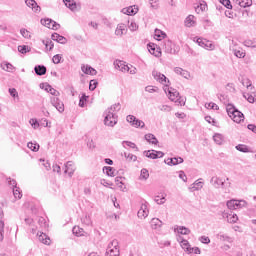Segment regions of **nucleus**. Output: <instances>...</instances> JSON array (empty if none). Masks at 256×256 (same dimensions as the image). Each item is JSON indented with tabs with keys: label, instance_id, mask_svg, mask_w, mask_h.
I'll use <instances>...</instances> for the list:
<instances>
[{
	"label": "nucleus",
	"instance_id": "79ce46f5",
	"mask_svg": "<svg viewBox=\"0 0 256 256\" xmlns=\"http://www.w3.org/2000/svg\"><path fill=\"white\" fill-rule=\"evenodd\" d=\"M213 140L215 141V143H216L217 145H223V135H221V134H215V135L213 136Z\"/></svg>",
	"mask_w": 256,
	"mask_h": 256
},
{
	"label": "nucleus",
	"instance_id": "58836bf2",
	"mask_svg": "<svg viewBox=\"0 0 256 256\" xmlns=\"http://www.w3.org/2000/svg\"><path fill=\"white\" fill-rule=\"evenodd\" d=\"M232 51H233L235 57H237L238 59H244V57L246 55L245 51H243V50L233 49Z\"/></svg>",
	"mask_w": 256,
	"mask_h": 256
},
{
	"label": "nucleus",
	"instance_id": "4c0bfd02",
	"mask_svg": "<svg viewBox=\"0 0 256 256\" xmlns=\"http://www.w3.org/2000/svg\"><path fill=\"white\" fill-rule=\"evenodd\" d=\"M28 149H31L34 153H37L39 151V144L33 143V142H28L27 144Z\"/></svg>",
	"mask_w": 256,
	"mask_h": 256
},
{
	"label": "nucleus",
	"instance_id": "864d4df0",
	"mask_svg": "<svg viewBox=\"0 0 256 256\" xmlns=\"http://www.w3.org/2000/svg\"><path fill=\"white\" fill-rule=\"evenodd\" d=\"M219 2L226 7V9H233V5H231V0H219Z\"/></svg>",
	"mask_w": 256,
	"mask_h": 256
},
{
	"label": "nucleus",
	"instance_id": "aec40b11",
	"mask_svg": "<svg viewBox=\"0 0 256 256\" xmlns=\"http://www.w3.org/2000/svg\"><path fill=\"white\" fill-rule=\"evenodd\" d=\"M64 173H68L69 177H73V173H75V167H73V161H68L66 163Z\"/></svg>",
	"mask_w": 256,
	"mask_h": 256
},
{
	"label": "nucleus",
	"instance_id": "e433bc0d",
	"mask_svg": "<svg viewBox=\"0 0 256 256\" xmlns=\"http://www.w3.org/2000/svg\"><path fill=\"white\" fill-rule=\"evenodd\" d=\"M236 150L240 151V153H249V147H247V145L244 144H238L236 146Z\"/></svg>",
	"mask_w": 256,
	"mask_h": 256
},
{
	"label": "nucleus",
	"instance_id": "cd10ccee",
	"mask_svg": "<svg viewBox=\"0 0 256 256\" xmlns=\"http://www.w3.org/2000/svg\"><path fill=\"white\" fill-rule=\"evenodd\" d=\"M180 245L182 249L186 251V253H191V244H189L188 240L182 239Z\"/></svg>",
	"mask_w": 256,
	"mask_h": 256
},
{
	"label": "nucleus",
	"instance_id": "052dcab7",
	"mask_svg": "<svg viewBox=\"0 0 256 256\" xmlns=\"http://www.w3.org/2000/svg\"><path fill=\"white\" fill-rule=\"evenodd\" d=\"M244 99L247 100L248 103H255V97L251 94H243Z\"/></svg>",
	"mask_w": 256,
	"mask_h": 256
},
{
	"label": "nucleus",
	"instance_id": "ddd939ff",
	"mask_svg": "<svg viewBox=\"0 0 256 256\" xmlns=\"http://www.w3.org/2000/svg\"><path fill=\"white\" fill-rule=\"evenodd\" d=\"M147 47L151 55H154V57H161V48L157 47V45L149 43Z\"/></svg>",
	"mask_w": 256,
	"mask_h": 256
},
{
	"label": "nucleus",
	"instance_id": "8fccbe9b",
	"mask_svg": "<svg viewBox=\"0 0 256 256\" xmlns=\"http://www.w3.org/2000/svg\"><path fill=\"white\" fill-rule=\"evenodd\" d=\"M87 99H89V96H86V94H82V96L79 99V107H85Z\"/></svg>",
	"mask_w": 256,
	"mask_h": 256
},
{
	"label": "nucleus",
	"instance_id": "a211bd4d",
	"mask_svg": "<svg viewBox=\"0 0 256 256\" xmlns=\"http://www.w3.org/2000/svg\"><path fill=\"white\" fill-rule=\"evenodd\" d=\"M81 70L85 73V75H97V70L89 65H82Z\"/></svg>",
	"mask_w": 256,
	"mask_h": 256
},
{
	"label": "nucleus",
	"instance_id": "09e8293b",
	"mask_svg": "<svg viewBox=\"0 0 256 256\" xmlns=\"http://www.w3.org/2000/svg\"><path fill=\"white\" fill-rule=\"evenodd\" d=\"M240 7H251L253 5V0H242L239 2Z\"/></svg>",
	"mask_w": 256,
	"mask_h": 256
},
{
	"label": "nucleus",
	"instance_id": "f3484780",
	"mask_svg": "<svg viewBox=\"0 0 256 256\" xmlns=\"http://www.w3.org/2000/svg\"><path fill=\"white\" fill-rule=\"evenodd\" d=\"M52 41H56L57 43H61V45H65L67 43V38L64 36L59 35L58 33H53L51 35Z\"/></svg>",
	"mask_w": 256,
	"mask_h": 256
},
{
	"label": "nucleus",
	"instance_id": "393cba45",
	"mask_svg": "<svg viewBox=\"0 0 256 256\" xmlns=\"http://www.w3.org/2000/svg\"><path fill=\"white\" fill-rule=\"evenodd\" d=\"M143 153L145 157H148V159H159V155H157V150H147Z\"/></svg>",
	"mask_w": 256,
	"mask_h": 256
},
{
	"label": "nucleus",
	"instance_id": "2f4dec72",
	"mask_svg": "<svg viewBox=\"0 0 256 256\" xmlns=\"http://www.w3.org/2000/svg\"><path fill=\"white\" fill-rule=\"evenodd\" d=\"M195 16L193 15H189L186 19H185V25L186 27H194L195 25Z\"/></svg>",
	"mask_w": 256,
	"mask_h": 256
},
{
	"label": "nucleus",
	"instance_id": "69168bd1",
	"mask_svg": "<svg viewBox=\"0 0 256 256\" xmlns=\"http://www.w3.org/2000/svg\"><path fill=\"white\" fill-rule=\"evenodd\" d=\"M128 28L130 29V31H137L139 29V26L137 25V23L132 21L130 25H128Z\"/></svg>",
	"mask_w": 256,
	"mask_h": 256
},
{
	"label": "nucleus",
	"instance_id": "4be33fe9",
	"mask_svg": "<svg viewBox=\"0 0 256 256\" xmlns=\"http://www.w3.org/2000/svg\"><path fill=\"white\" fill-rule=\"evenodd\" d=\"M165 53H173V42L171 40H165L163 44Z\"/></svg>",
	"mask_w": 256,
	"mask_h": 256
},
{
	"label": "nucleus",
	"instance_id": "9d476101",
	"mask_svg": "<svg viewBox=\"0 0 256 256\" xmlns=\"http://www.w3.org/2000/svg\"><path fill=\"white\" fill-rule=\"evenodd\" d=\"M168 95L170 101H179L180 105H183V101H181V96H179V91L175 90V88H169Z\"/></svg>",
	"mask_w": 256,
	"mask_h": 256
},
{
	"label": "nucleus",
	"instance_id": "473e14b6",
	"mask_svg": "<svg viewBox=\"0 0 256 256\" xmlns=\"http://www.w3.org/2000/svg\"><path fill=\"white\" fill-rule=\"evenodd\" d=\"M154 35L157 37L158 41H161V39H165V37H167V34L160 29H155Z\"/></svg>",
	"mask_w": 256,
	"mask_h": 256
},
{
	"label": "nucleus",
	"instance_id": "0e129e2a",
	"mask_svg": "<svg viewBox=\"0 0 256 256\" xmlns=\"http://www.w3.org/2000/svg\"><path fill=\"white\" fill-rule=\"evenodd\" d=\"M199 241L204 243L205 245H209V243H211V239H209V237H207V236L200 237Z\"/></svg>",
	"mask_w": 256,
	"mask_h": 256
},
{
	"label": "nucleus",
	"instance_id": "7ed1b4c3",
	"mask_svg": "<svg viewBox=\"0 0 256 256\" xmlns=\"http://www.w3.org/2000/svg\"><path fill=\"white\" fill-rule=\"evenodd\" d=\"M226 205L228 209L235 210L245 207V205H247V202L245 200H230L226 203Z\"/></svg>",
	"mask_w": 256,
	"mask_h": 256
},
{
	"label": "nucleus",
	"instance_id": "dca6fc26",
	"mask_svg": "<svg viewBox=\"0 0 256 256\" xmlns=\"http://www.w3.org/2000/svg\"><path fill=\"white\" fill-rule=\"evenodd\" d=\"M126 33H127V25L123 23L118 24L115 30V35H117L118 37H123V35H126Z\"/></svg>",
	"mask_w": 256,
	"mask_h": 256
},
{
	"label": "nucleus",
	"instance_id": "f8f14e48",
	"mask_svg": "<svg viewBox=\"0 0 256 256\" xmlns=\"http://www.w3.org/2000/svg\"><path fill=\"white\" fill-rule=\"evenodd\" d=\"M210 183L213 185V187H215V189H220V187L225 189V181L217 176L212 177Z\"/></svg>",
	"mask_w": 256,
	"mask_h": 256
},
{
	"label": "nucleus",
	"instance_id": "ea45409f",
	"mask_svg": "<svg viewBox=\"0 0 256 256\" xmlns=\"http://www.w3.org/2000/svg\"><path fill=\"white\" fill-rule=\"evenodd\" d=\"M140 179H144V181H147L149 179V170L143 168L140 172Z\"/></svg>",
	"mask_w": 256,
	"mask_h": 256
},
{
	"label": "nucleus",
	"instance_id": "4d7b16f0",
	"mask_svg": "<svg viewBox=\"0 0 256 256\" xmlns=\"http://www.w3.org/2000/svg\"><path fill=\"white\" fill-rule=\"evenodd\" d=\"M205 9H207V3L203 1L202 3H200L199 6H197L196 13H199L200 11H205Z\"/></svg>",
	"mask_w": 256,
	"mask_h": 256
},
{
	"label": "nucleus",
	"instance_id": "72a5a7b5",
	"mask_svg": "<svg viewBox=\"0 0 256 256\" xmlns=\"http://www.w3.org/2000/svg\"><path fill=\"white\" fill-rule=\"evenodd\" d=\"M103 171H106V175L108 177H115V170L113 169V167L104 166Z\"/></svg>",
	"mask_w": 256,
	"mask_h": 256
},
{
	"label": "nucleus",
	"instance_id": "a878e982",
	"mask_svg": "<svg viewBox=\"0 0 256 256\" xmlns=\"http://www.w3.org/2000/svg\"><path fill=\"white\" fill-rule=\"evenodd\" d=\"M150 225L152 229H159L163 225V222L159 218H152Z\"/></svg>",
	"mask_w": 256,
	"mask_h": 256
},
{
	"label": "nucleus",
	"instance_id": "c756f323",
	"mask_svg": "<svg viewBox=\"0 0 256 256\" xmlns=\"http://www.w3.org/2000/svg\"><path fill=\"white\" fill-rule=\"evenodd\" d=\"M1 67L4 71H8V73H13V71H15V66L8 62L1 64Z\"/></svg>",
	"mask_w": 256,
	"mask_h": 256
},
{
	"label": "nucleus",
	"instance_id": "5fc2aeb1",
	"mask_svg": "<svg viewBox=\"0 0 256 256\" xmlns=\"http://www.w3.org/2000/svg\"><path fill=\"white\" fill-rule=\"evenodd\" d=\"M206 109H214V111H219V106L213 102L205 104Z\"/></svg>",
	"mask_w": 256,
	"mask_h": 256
},
{
	"label": "nucleus",
	"instance_id": "20e7f679",
	"mask_svg": "<svg viewBox=\"0 0 256 256\" xmlns=\"http://www.w3.org/2000/svg\"><path fill=\"white\" fill-rule=\"evenodd\" d=\"M40 23L41 25H44V27H47L48 29H53V31H57V29L61 27L59 23L49 18L41 19Z\"/></svg>",
	"mask_w": 256,
	"mask_h": 256
},
{
	"label": "nucleus",
	"instance_id": "423d86ee",
	"mask_svg": "<svg viewBox=\"0 0 256 256\" xmlns=\"http://www.w3.org/2000/svg\"><path fill=\"white\" fill-rule=\"evenodd\" d=\"M196 43L199 45V47H203V49H207L210 51H213L215 49V46L211 41L203 38H196Z\"/></svg>",
	"mask_w": 256,
	"mask_h": 256
},
{
	"label": "nucleus",
	"instance_id": "a18cd8bd",
	"mask_svg": "<svg viewBox=\"0 0 256 256\" xmlns=\"http://www.w3.org/2000/svg\"><path fill=\"white\" fill-rule=\"evenodd\" d=\"M217 239H219V241H227L228 243H231V237L226 234H217Z\"/></svg>",
	"mask_w": 256,
	"mask_h": 256
},
{
	"label": "nucleus",
	"instance_id": "603ef678",
	"mask_svg": "<svg viewBox=\"0 0 256 256\" xmlns=\"http://www.w3.org/2000/svg\"><path fill=\"white\" fill-rule=\"evenodd\" d=\"M13 195L15 199H21V197H23V194H21L20 188H13Z\"/></svg>",
	"mask_w": 256,
	"mask_h": 256
},
{
	"label": "nucleus",
	"instance_id": "338daca9",
	"mask_svg": "<svg viewBox=\"0 0 256 256\" xmlns=\"http://www.w3.org/2000/svg\"><path fill=\"white\" fill-rule=\"evenodd\" d=\"M38 224L40 227H47V221L43 217L38 218Z\"/></svg>",
	"mask_w": 256,
	"mask_h": 256
},
{
	"label": "nucleus",
	"instance_id": "f704fd0d",
	"mask_svg": "<svg viewBox=\"0 0 256 256\" xmlns=\"http://www.w3.org/2000/svg\"><path fill=\"white\" fill-rule=\"evenodd\" d=\"M191 191H199L203 189V182L195 181L190 187Z\"/></svg>",
	"mask_w": 256,
	"mask_h": 256
},
{
	"label": "nucleus",
	"instance_id": "412c9836",
	"mask_svg": "<svg viewBox=\"0 0 256 256\" xmlns=\"http://www.w3.org/2000/svg\"><path fill=\"white\" fill-rule=\"evenodd\" d=\"M34 71L36 75L41 77L47 73V67H45L44 65H37L34 67Z\"/></svg>",
	"mask_w": 256,
	"mask_h": 256
},
{
	"label": "nucleus",
	"instance_id": "0eeeda50",
	"mask_svg": "<svg viewBox=\"0 0 256 256\" xmlns=\"http://www.w3.org/2000/svg\"><path fill=\"white\" fill-rule=\"evenodd\" d=\"M63 3L68 9H70V11H73V13L81 11V4H77L75 0H63Z\"/></svg>",
	"mask_w": 256,
	"mask_h": 256
},
{
	"label": "nucleus",
	"instance_id": "6e6552de",
	"mask_svg": "<svg viewBox=\"0 0 256 256\" xmlns=\"http://www.w3.org/2000/svg\"><path fill=\"white\" fill-rule=\"evenodd\" d=\"M152 76L154 77L155 81H158V83H161L162 85H165V83H171L169 80H167V76L165 74H161V72L153 70Z\"/></svg>",
	"mask_w": 256,
	"mask_h": 256
},
{
	"label": "nucleus",
	"instance_id": "c03bdc74",
	"mask_svg": "<svg viewBox=\"0 0 256 256\" xmlns=\"http://www.w3.org/2000/svg\"><path fill=\"white\" fill-rule=\"evenodd\" d=\"M4 233H5V222L0 220V242L3 241V239H5Z\"/></svg>",
	"mask_w": 256,
	"mask_h": 256
},
{
	"label": "nucleus",
	"instance_id": "49530a36",
	"mask_svg": "<svg viewBox=\"0 0 256 256\" xmlns=\"http://www.w3.org/2000/svg\"><path fill=\"white\" fill-rule=\"evenodd\" d=\"M20 34L22 37H24V39H31V32L25 28L20 29Z\"/></svg>",
	"mask_w": 256,
	"mask_h": 256
},
{
	"label": "nucleus",
	"instance_id": "680f3d73",
	"mask_svg": "<svg viewBox=\"0 0 256 256\" xmlns=\"http://www.w3.org/2000/svg\"><path fill=\"white\" fill-rule=\"evenodd\" d=\"M123 143L125 145H127V147H130L131 149H136V151H139V148L137 147V145L131 141H123Z\"/></svg>",
	"mask_w": 256,
	"mask_h": 256
},
{
	"label": "nucleus",
	"instance_id": "6e6d98bb",
	"mask_svg": "<svg viewBox=\"0 0 256 256\" xmlns=\"http://www.w3.org/2000/svg\"><path fill=\"white\" fill-rule=\"evenodd\" d=\"M61 59H63V56L56 54L53 56L52 61L55 65H59V63H61Z\"/></svg>",
	"mask_w": 256,
	"mask_h": 256
},
{
	"label": "nucleus",
	"instance_id": "de8ad7c7",
	"mask_svg": "<svg viewBox=\"0 0 256 256\" xmlns=\"http://www.w3.org/2000/svg\"><path fill=\"white\" fill-rule=\"evenodd\" d=\"M18 51H19V53H22V55H25V53H29V51H31V49H29V46H27V45H20V46H18Z\"/></svg>",
	"mask_w": 256,
	"mask_h": 256
},
{
	"label": "nucleus",
	"instance_id": "5701e85b",
	"mask_svg": "<svg viewBox=\"0 0 256 256\" xmlns=\"http://www.w3.org/2000/svg\"><path fill=\"white\" fill-rule=\"evenodd\" d=\"M137 11H139V9L133 8V6L122 9V13H124V15H137Z\"/></svg>",
	"mask_w": 256,
	"mask_h": 256
},
{
	"label": "nucleus",
	"instance_id": "c9c22d12",
	"mask_svg": "<svg viewBox=\"0 0 256 256\" xmlns=\"http://www.w3.org/2000/svg\"><path fill=\"white\" fill-rule=\"evenodd\" d=\"M178 233L180 235H189L191 233V230L185 226H179Z\"/></svg>",
	"mask_w": 256,
	"mask_h": 256
},
{
	"label": "nucleus",
	"instance_id": "bf43d9fd",
	"mask_svg": "<svg viewBox=\"0 0 256 256\" xmlns=\"http://www.w3.org/2000/svg\"><path fill=\"white\" fill-rule=\"evenodd\" d=\"M81 221L83 223V225H91V217L85 215L84 217L81 218Z\"/></svg>",
	"mask_w": 256,
	"mask_h": 256
},
{
	"label": "nucleus",
	"instance_id": "7c9ffc66",
	"mask_svg": "<svg viewBox=\"0 0 256 256\" xmlns=\"http://www.w3.org/2000/svg\"><path fill=\"white\" fill-rule=\"evenodd\" d=\"M105 256H119V248L111 249V246H109Z\"/></svg>",
	"mask_w": 256,
	"mask_h": 256
},
{
	"label": "nucleus",
	"instance_id": "e2e57ef3",
	"mask_svg": "<svg viewBox=\"0 0 256 256\" xmlns=\"http://www.w3.org/2000/svg\"><path fill=\"white\" fill-rule=\"evenodd\" d=\"M72 233H74V235H81V233H83V228H80L79 226H74L72 229Z\"/></svg>",
	"mask_w": 256,
	"mask_h": 256
},
{
	"label": "nucleus",
	"instance_id": "f257e3e1",
	"mask_svg": "<svg viewBox=\"0 0 256 256\" xmlns=\"http://www.w3.org/2000/svg\"><path fill=\"white\" fill-rule=\"evenodd\" d=\"M226 111L229 115V118L234 121V123H241V121H244L245 115H243V112L239 111L233 104H228L226 106Z\"/></svg>",
	"mask_w": 256,
	"mask_h": 256
},
{
	"label": "nucleus",
	"instance_id": "2eb2a0df",
	"mask_svg": "<svg viewBox=\"0 0 256 256\" xmlns=\"http://www.w3.org/2000/svg\"><path fill=\"white\" fill-rule=\"evenodd\" d=\"M114 65H115V69H119V71H122V73H127V71H129L130 69L129 66L121 60H116L114 62Z\"/></svg>",
	"mask_w": 256,
	"mask_h": 256
},
{
	"label": "nucleus",
	"instance_id": "37998d69",
	"mask_svg": "<svg viewBox=\"0 0 256 256\" xmlns=\"http://www.w3.org/2000/svg\"><path fill=\"white\" fill-rule=\"evenodd\" d=\"M107 111H111L112 113H117V111H121V104L116 103L112 105L110 108H108Z\"/></svg>",
	"mask_w": 256,
	"mask_h": 256
},
{
	"label": "nucleus",
	"instance_id": "1a4fd4ad",
	"mask_svg": "<svg viewBox=\"0 0 256 256\" xmlns=\"http://www.w3.org/2000/svg\"><path fill=\"white\" fill-rule=\"evenodd\" d=\"M51 105L59 111V113H63L65 111V104L56 96L51 98Z\"/></svg>",
	"mask_w": 256,
	"mask_h": 256
},
{
	"label": "nucleus",
	"instance_id": "6ab92c4d",
	"mask_svg": "<svg viewBox=\"0 0 256 256\" xmlns=\"http://www.w3.org/2000/svg\"><path fill=\"white\" fill-rule=\"evenodd\" d=\"M222 217L225 219H227L228 223H235L236 221L239 220V218L237 217V214H229L227 212H223L222 213Z\"/></svg>",
	"mask_w": 256,
	"mask_h": 256
},
{
	"label": "nucleus",
	"instance_id": "f03ea898",
	"mask_svg": "<svg viewBox=\"0 0 256 256\" xmlns=\"http://www.w3.org/2000/svg\"><path fill=\"white\" fill-rule=\"evenodd\" d=\"M105 115L104 124L107 127H115V125H117V114L111 110H106Z\"/></svg>",
	"mask_w": 256,
	"mask_h": 256
},
{
	"label": "nucleus",
	"instance_id": "b1692460",
	"mask_svg": "<svg viewBox=\"0 0 256 256\" xmlns=\"http://www.w3.org/2000/svg\"><path fill=\"white\" fill-rule=\"evenodd\" d=\"M148 215H149V211L147 210V206L142 205L141 208L138 211V217L140 219H145V217H147Z\"/></svg>",
	"mask_w": 256,
	"mask_h": 256
},
{
	"label": "nucleus",
	"instance_id": "a19ab883",
	"mask_svg": "<svg viewBox=\"0 0 256 256\" xmlns=\"http://www.w3.org/2000/svg\"><path fill=\"white\" fill-rule=\"evenodd\" d=\"M166 165H179V160L177 159V157L174 158H168L167 160H165Z\"/></svg>",
	"mask_w": 256,
	"mask_h": 256
},
{
	"label": "nucleus",
	"instance_id": "13d9d810",
	"mask_svg": "<svg viewBox=\"0 0 256 256\" xmlns=\"http://www.w3.org/2000/svg\"><path fill=\"white\" fill-rule=\"evenodd\" d=\"M97 85H99L97 80H90V83H89L90 91H95V89H97Z\"/></svg>",
	"mask_w": 256,
	"mask_h": 256
},
{
	"label": "nucleus",
	"instance_id": "4468645a",
	"mask_svg": "<svg viewBox=\"0 0 256 256\" xmlns=\"http://www.w3.org/2000/svg\"><path fill=\"white\" fill-rule=\"evenodd\" d=\"M25 3L34 13H41V6L35 0H25Z\"/></svg>",
	"mask_w": 256,
	"mask_h": 256
},
{
	"label": "nucleus",
	"instance_id": "774afa93",
	"mask_svg": "<svg viewBox=\"0 0 256 256\" xmlns=\"http://www.w3.org/2000/svg\"><path fill=\"white\" fill-rule=\"evenodd\" d=\"M30 123H31L33 129H38V127H40L39 121H37V119H31Z\"/></svg>",
	"mask_w": 256,
	"mask_h": 256
},
{
	"label": "nucleus",
	"instance_id": "39448f33",
	"mask_svg": "<svg viewBox=\"0 0 256 256\" xmlns=\"http://www.w3.org/2000/svg\"><path fill=\"white\" fill-rule=\"evenodd\" d=\"M126 121L128 123H130V125H132V127H140L141 129H143V127H145V122L137 119V117H135L134 115H128L126 117Z\"/></svg>",
	"mask_w": 256,
	"mask_h": 256
},
{
	"label": "nucleus",
	"instance_id": "bb28decb",
	"mask_svg": "<svg viewBox=\"0 0 256 256\" xmlns=\"http://www.w3.org/2000/svg\"><path fill=\"white\" fill-rule=\"evenodd\" d=\"M145 140L148 141V143H151L152 145H157L159 143V140H157V137L153 134H146Z\"/></svg>",
	"mask_w": 256,
	"mask_h": 256
},
{
	"label": "nucleus",
	"instance_id": "3c124183",
	"mask_svg": "<svg viewBox=\"0 0 256 256\" xmlns=\"http://www.w3.org/2000/svg\"><path fill=\"white\" fill-rule=\"evenodd\" d=\"M145 91L147 93H157V91H159V87H157V86H146Z\"/></svg>",
	"mask_w": 256,
	"mask_h": 256
},
{
	"label": "nucleus",
	"instance_id": "9b49d317",
	"mask_svg": "<svg viewBox=\"0 0 256 256\" xmlns=\"http://www.w3.org/2000/svg\"><path fill=\"white\" fill-rule=\"evenodd\" d=\"M40 89H44V91H47V93H50V95H53L54 97H59L60 93L55 88H52L51 85L47 83H41Z\"/></svg>",
	"mask_w": 256,
	"mask_h": 256
},
{
	"label": "nucleus",
	"instance_id": "c85d7f7f",
	"mask_svg": "<svg viewBox=\"0 0 256 256\" xmlns=\"http://www.w3.org/2000/svg\"><path fill=\"white\" fill-rule=\"evenodd\" d=\"M39 241L44 245H49L51 243V239L48 238L47 234L41 233L38 237Z\"/></svg>",
	"mask_w": 256,
	"mask_h": 256
}]
</instances>
